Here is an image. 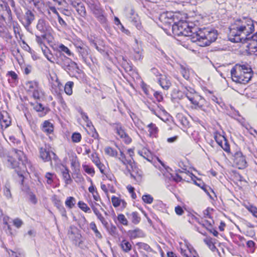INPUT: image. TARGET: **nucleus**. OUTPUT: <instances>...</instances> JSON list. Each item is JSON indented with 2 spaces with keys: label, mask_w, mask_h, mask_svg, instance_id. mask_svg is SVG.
Segmentation results:
<instances>
[{
  "label": "nucleus",
  "mask_w": 257,
  "mask_h": 257,
  "mask_svg": "<svg viewBox=\"0 0 257 257\" xmlns=\"http://www.w3.org/2000/svg\"><path fill=\"white\" fill-rule=\"evenodd\" d=\"M253 21L247 17L236 20L230 28L229 40L234 43L246 44V51L250 53L257 52V32L250 36L254 31Z\"/></svg>",
  "instance_id": "1"
},
{
  "label": "nucleus",
  "mask_w": 257,
  "mask_h": 257,
  "mask_svg": "<svg viewBox=\"0 0 257 257\" xmlns=\"http://www.w3.org/2000/svg\"><path fill=\"white\" fill-rule=\"evenodd\" d=\"M194 30V28H191L188 23L184 21H180L172 26V31L174 35L189 37L192 42L196 43L201 47L209 45L217 38L216 30L204 28L197 32H193Z\"/></svg>",
  "instance_id": "2"
},
{
  "label": "nucleus",
  "mask_w": 257,
  "mask_h": 257,
  "mask_svg": "<svg viewBox=\"0 0 257 257\" xmlns=\"http://www.w3.org/2000/svg\"><path fill=\"white\" fill-rule=\"evenodd\" d=\"M232 79L233 81L242 84L247 83L252 76V71L247 65L236 64L230 71Z\"/></svg>",
  "instance_id": "3"
},
{
  "label": "nucleus",
  "mask_w": 257,
  "mask_h": 257,
  "mask_svg": "<svg viewBox=\"0 0 257 257\" xmlns=\"http://www.w3.org/2000/svg\"><path fill=\"white\" fill-rule=\"evenodd\" d=\"M14 152L15 156L19 161H17L11 157H8V161L10 163L12 168L15 169V171L21 179L20 183L22 185L24 183L25 175L27 173L25 157L23 152L21 151L14 150Z\"/></svg>",
  "instance_id": "4"
},
{
  "label": "nucleus",
  "mask_w": 257,
  "mask_h": 257,
  "mask_svg": "<svg viewBox=\"0 0 257 257\" xmlns=\"http://www.w3.org/2000/svg\"><path fill=\"white\" fill-rule=\"evenodd\" d=\"M182 90L184 95H181L180 97L178 95V97L180 99L183 98L184 97L187 98L193 105L192 107L196 109L200 108L201 110H202L201 108L202 105L201 103L203 100L202 97L200 95H198L194 89L190 87H188L185 86L182 89Z\"/></svg>",
  "instance_id": "5"
},
{
  "label": "nucleus",
  "mask_w": 257,
  "mask_h": 257,
  "mask_svg": "<svg viewBox=\"0 0 257 257\" xmlns=\"http://www.w3.org/2000/svg\"><path fill=\"white\" fill-rule=\"evenodd\" d=\"M56 63L67 72L79 69L78 66L76 62L61 52L59 53Z\"/></svg>",
  "instance_id": "6"
},
{
  "label": "nucleus",
  "mask_w": 257,
  "mask_h": 257,
  "mask_svg": "<svg viewBox=\"0 0 257 257\" xmlns=\"http://www.w3.org/2000/svg\"><path fill=\"white\" fill-rule=\"evenodd\" d=\"M88 5L91 11L97 18L98 20L101 24H105L106 21V19L103 15V11L101 8L99 3L96 1L91 0L89 1Z\"/></svg>",
  "instance_id": "7"
},
{
  "label": "nucleus",
  "mask_w": 257,
  "mask_h": 257,
  "mask_svg": "<svg viewBox=\"0 0 257 257\" xmlns=\"http://www.w3.org/2000/svg\"><path fill=\"white\" fill-rule=\"evenodd\" d=\"M129 166L131 169L127 167L128 172L130 173L131 177L136 181L138 183L142 181L143 172L136 165L135 162L132 163Z\"/></svg>",
  "instance_id": "8"
},
{
  "label": "nucleus",
  "mask_w": 257,
  "mask_h": 257,
  "mask_svg": "<svg viewBox=\"0 0 257 257\" xmlns=\"http://www.w3.org/2000/svg\"><path fill=\"white\" fill-rule=\"evenodd\" d=\"M110 124L115 130L116 133L120 137V138L123 139V141H124L125 143L129 144L131 142V138L124 132V129L122 128V125L120 123H113Z\"/></svg>",
  "instance_id": "9"
},
{
  "label": "nucleus",
  "mask_w": 257,
  "mask_h": 257,
  "mask_svg": "<svg viewBox=\"0 0 257 257\" xmlns=\"http://www.w3.org/2000/svg\"><path fill=\"white\" fill-rule=\"evenodd\" d=\"M233 163L239 169H242L246 167L247 162L245 157L240 151L236 152L233 156Z\"/></svg>",
  "instance_id": "10"
},
{
  "label": "nucleus",
  "mask_w": 257,
  "mask_h": 257,
  "mask_svg": "<svg viewBox=\"0 0 257 257\" xmlns=\"http://www.w3.org/2000/svg\"><path fill=\"white\" fill-rule=\"evenodd\" d=\"M37 29L41 33V36L45 39L46 38V33L48 31L49 27L46 25V22L43 19H39L36 26Z\"/></svg>",
  "instance_id": "11"
},
{
  "label": "nucleus",
  "mask_w": 257,
  "mask_h": 257,
  "mask_svg": "<svg viewBox=\"0 0 257 257\" xmlns=\"http://www.w3.org/2000/svg\"><path fill=\"white\" fill-rule=\"evenodd\" d=\"M39 153L40 158L44 161V162H49L51 160L52 156L51 155V152L49 151V149L47 148L46 146L44 147H41L39 149Z\"/></svg>",
  "instance_id": "12"
},
{
  "label": "nucleus",
  "mask_w": 257,
  "mask_h": 257,
  "mask_svg": "<svg viewBox=\"0 0 257 257\" xmlns=\"http://www.w3.org/2000/svg\"><path fill=\"white\" fill-rule=\"evenodd\" d=\"M0 123L2 128H6L10 125L11 118L9 116V113H1Z\"/></svg>",
  "instance_id": "13"
},
{
  "label": "nucleus",
  "mask_w": 257,
  "mask_h": 257,
  "mask_svg": "<svg viewBox=\"0 0 257 257\" xmlns=\"http://www.w3.org/2000/svg\"><path fill=\"white\" fill-rule=\"evenodd\" d=\"M158 81L161 87L165 90H168L171 85L170 77L166 75H161Z\"/></svg>",
  "instance_id": "14"
},
{
  "label": "nucleus",
  "mask_w": 257,
  "mask_h": 257,
  "mask_svg": "<svg viewBox=\"0 0 257 257\" xmlns=\"http://www.w3.org/2000/svg\"><path fill=\"white\" fill-rule=\"evenodd\" d=\"M35 19L34 14L30 10H28L24 15V26L25 27H28L31 24Z\"/></svg>",
  "instance_id": "15"
},
{
  "label": "nucleus",
  "mask_w": 257,
  "mask_h": 257,
  "mask_svg": "<svg viewBox=\"0 0 257 257\" xmlns=\"http://www.w3.org/2000/svg\"><path fill=\"white\" fill-rule=\"evenodd\" d=\"M136 46L134 47V57L135 60H141L143 59L142 49L138 45V41L135 39Z\"/></svg>",
  "instance_id": "16"
},
{
  "label": "nucleus",
  "mask_w": 257,
  "mask_h": 257,
  "mask_svg": "<svg viewBox=\"0 0 257 257\" xmlns=\"http://www.w3.org/2000/svg\"><path fill=\"white\" fill-rule=\"evenodd\" d=\"M79 56L81 57L83 61L86 62L87 57L89 54V49L87 46H84L81 48L77 50Z\"/></svg>",
  "instance_id": "17"
},
{
  "label": "nucleus",
  "mask_w": 257,
  "mask_h": 257,
  "mask_svg": "<svg viewBox=\"0 0 257 257\" xmlns=\"http://www.w3.org/2000/svg\"><path fill=\"white\" fill-rule=\"evenodd\" d=\"M128 234L130 237L132 239H135L139 237H144L145 236L143 231L139 228H137L132 230H130L128 232Z\"/></svg>",
  "instance_id": "18"
},
{
  "label": "nucleus",
  "mask_w": 257,
  "mask_h": 257,
  "mask_svg": "<svg viewBox=\"0 0 257 257\" xmlns=\"http://www.w3.org/2000/svg\"><path fill=\"white\" fill-rule=\"evenodd\" d=\"M61 173L65 183L67 184H70L72 182V180L69 174L68 169L63 166V168L61 169Z\"/></svg>",
  "instance_id": "19"
},
{
  "label": "nucleus",
  "mask_w": 257,
  "mask_h": 257,
  "mask_svg": "<svg viewBox=\"0 0 257 257\" xmlns=\"http://www.w3.org/2000/svg\"><path fill=\"white\" fill-rule=\"evenodd\" d=\"M129 219L135 224H138L141 221V217L137 212H132L126 214Z\"/></svg>",
  "instance_id": "20"
},
{
  "label": "nucleus",
  "mask_w": 257,
  "mask_h": 257,
  "mask_svg": "<svg viewBox=\"0 0 257 257\" xmlns=\"http://www.w3.org/2000/svg\"><path fill=\"white\" fill-rule=\"evenodd\" d=\"M138 154L148 161H151L152 159L151 153L147 149L144 148L141 151H139Z\"/></svg>",
  "instance_id": "21"
},
{
  "label": "nucleus",
  "mask_w": 257,
  "mask_h": 257,
  "mask_svg": "<svg viewBox=\"0 0 257 257\" xmlns=\"http://www.w3.org/2000/svg\"><path fill=\"white\" fill-rule=\"evenodd\" d=\"M42 51L48 61L52 63H54L53 55L50 53V50L47 47L44 45V47H42Z\"/></svg>",
  "instance_id": "22"
},
{
  "label": "nucleus",
  "mask_w": 257,
  "mask_h": 257,
  "mask_svg": "<svg viewBox=\"0 0 257 257\" xmlns=\"http://www.w3.org/2000/svg\"><path fill=\"white\" fill-rule=\"evenodd\" d=\"M26 87L29 91H34L38 87V83L36 81H28L26 83Z\"/></svg>",
  "instance_id": "23"
},
{
  "label": "nucleus",
  "mask_w": 257,
  "mask_h": 257,
  "mask_svg": "<svg viewBox=\"0 0 257 257\" xmlns=\"http://www.w3.org/2000/svg\"><path fill=\"white\" fill-rule=\"evenodd\" d=\"M120 246L122 250L125 252H128L132 249V245L131 243L125 239L122 240L120 243Z\"/></svg>",
  "instance_id": "24"
},
{
  "label": "nucleus",
  "mask_w": 257,
  "mask_h": 257,
  "mask_svg": "<svg viewBox=\"0 0 257 257\" xmlns=\"http://www.w3.org/2000/svg\"><path fill=\"white\" fill-rule=\"evenodd\" d=\"M229 115L236 120L238 122L241 124L242 125H244L245 120V119L242 117L239 113H229Z\"/></svg>",
  "instance_id": "25"
},
{
  "label": "nucleus",
  "mask_w": 257,
  "mask_h": 257,
  "mask_svg": "<svg viewBox=\"0 0 257 257\" xmlns=\"http://www.w3.org/2000/svg\"><path fill=\"white\" fill-rule=\"evenodd\" d=\"M78 14L81 17H84L86 16V12L83 3H81L75 9Z\"/></svg>",
  "instance_id": "26"
},
{
  "label": "nucleus",
  "mask_w": 257,
  "mask_h": 257,
  "mask_svg": "<svg viewBox=\"0 0 257 257\" xmlns=\"http://www.w3.org/2000/svg\"><path fill=\"white\" fill-rule=\"evenodd\" d=\"M65 203L68 208L71 209L75 206L76 200L73 197H68L66 199Z\"/></svg>",
  "instance_id": "27"
},
{
  "label": "nucleus",
  "mask_w": 257,
  "mask_h": 257,
  "mask_svg": "<svg viewBox=\"0 0 257 257\" xmlns=\"http://www.w3.org/2000/svg\"><path fill=\"white\" fill-rule=\"evenodd\" d=\"M74 83L72 81L67 82L64 87V90L65 93L70 95L72 94V87L73 86Z\"/></svg>",
  "instance_id": "28"
},
{
  "label": "nucleus",
  "mask_w": 257,
  "mask_h": 257,
  "mask_svg": "<svg viewBox=\"0 0 257 257\" xmlns=\"http://www.w3.org/2000/svg\"><path fill=\"white\" fill-rule=\"evenodd\" d=\"M44 131L50 134L53 131V125L48 120H45L43 125Z\"/></svg>",
  "instance_id": "29"
},
{
  "label": "nucleus",
  "mask_w": 257,
  "mask_h": 257,
  "mask_svg": "<svg viewBox=\"0 0 257 257\" xmlns=\"http://www.w3.org/2000/svg\"><path fill=\"white\" fill-rule=\"evenodd\" d=\"M118 159L123 165L125 166L127 165H130L133 162L131 160H127L125 155L121 151H120V157H119Z\"/></svg>",
  "instance_id": "30"
},
{
  "label": "nucleus",
  "mask_w": 257,
  "mask_h": 257,
  "mask_svg": "<svg viewBox=\"0 0 257 257\" xmlns=\"http://www.w3.org/2000/svg\"><path fill=\"white\" fill-rule=\"evenodd\" d=\"M105 153L111 157H116L117 155V152L116 150L110 147H106L104 149Z\"/></svg>",
  "instance_id": "31"
},
{
  "label": "nucleus",
  "mask_w": 257,
  "mask_h": 257,
  "mask_svg": "<svg viewBox=\"0 0 257 257\" xmlns=\"http://www.w3.org/2000/svg\"><path fill=\"white\" fill-rule=\"evenodd\" d=\"M204 241L212 251H215L217 250V248L212 242L211 238L207 237L204 239Z\"/></svg>",
  "instance_id": "32"
},
{
  "label": "nucleus",
  "mask_w": 257,
  "mask_h": 257,
  "mask_svg": "<svg viewBox=\"0 0 257 257\" xmlns=\"http://www.w3.org/2000/svg\"><path fill=\"white\" fill-rule=\"evenodd\" d=\"M246 246L249 249L250 253L254 252L256 248V244L253 241L251 240L247 241L246 242Z\"/></svg>",
  "instance_id": "33"
},
{
  "label": "nucleus",
  "mask_w": 257,
  "mask_h": 257,
  "mask_svg": "<svg viewBox=\"0 0 257 257\" xmlns=\"http://www.w3.org/2000/svg\"><path fill=\"white\" fill-rule=\"evenodd\" d=\"M136 245L139 247V248L143 249L147 251L151 252L152 251V249L148 244L144 242H138Z\"/></svg>",
  "instance_id": "34"
},
{
  "label": "nucleus",
  "mask_w": 257,
  "mask_h": 257,
  "mask_svg": "<svg viewBox=\"0 0 257 257\" xmlns=\"http://www.w3.org/2000/svg\"><path fill=\"white\" fill-rule=\"evenodd\" d=\"M90 227L91 229L94 231L96 237H97L98 238H102V235L100 232L97 229L96 225L94 222H92L90 223Z\"/></svg>",
  "instance_id": "35"
},
{
  "label": "nucleus",
  "mask_w": 257,
  "mask_h": 257,
  "mask_svg": "<svg viewBox=\"0 0 257 257\" xmlns=\"http://www.w3.org/2000/svg\"><path fill=\"white\" fill-rule=\"evenodd\" d=\"M43 96V93L42 91L38 87L33 91V97L35 99H40Z\"/></svg>",
  "instance_id": "36"
},
{
  "label": "nucleus",
  "mask_w": 257,
  "mask_h": 257,
  "mask_svg": "<svg viewBox=\"0 0 257 257\" xmlns=\"http://www.w3.org/2000/svg\"><path fill=\"white\" fill-rule=\"evenodd\" d=\"M10 189V185L9 183H7L5 185L4 189V193L6 197L8 199H10L12 197V194Z\"/></svg>",
  "instance_id": "37"
},
{
  "label": "nucleus",
  "mask_w": 257,
  "mask_h": 257,
  "mask_svg": "<svg viewBox=\"0 0 257 257\" xmlns=\"http://www.w3.org/2000/svg\"><path fill=\"white\" fill-rule=\"evenodd\" d=\"M78 207L85 212H90V209L87 205L82 201H79L78 203Z\"/></svg>",
  "instance_id": "38"
},
{
  "label": "nucleus",
  "mask_w": 257,
  "mask_h": 257,
  "mask_svg": "<svg viewBox=\"0 0 257 257\" xmlns=\"http://www.w3.org/2000/svg\"><path fill=\"white\" fill-rule=\"evenodd\" d=\"M59 50L60 52H63L67 54L68 56H72L73 55L72 53L71 52V51L65 46H64L63 44H60L59 46Z\"/></svg>",
  "instance_id": "39"
},
{
  "label": "nucleus",
  "mask_w": 257,
  "mask_h": 257,
  "mask_svg": "<svg viewBox=\"0 0 257 257\" xmlns=\"http://www.w3.org/2000/svg\"><path fill=\"white\" fill-rule=\"evenodd\" d=\"M149 128V132L151 135H155L158 132V128L156 125L153 123H151L148 125Z\"/></svg>",
  "instance_id": "40"
},
{
  "label": "nucleus",
  "mask_w": 257,
  "mask_h": 257,
  "mask_svg": "<svg viewBox=\"0 0 257 257\" xmlns=\"http://www.w3.org/2000/svg\"><path fill=\"white\" fill-rule=\"evenodd\" d=\"M82 167L86 173L91 175L92 176H93L94 175L95 171L93 167H91L87 165H83Z\"/></svg>",
  "instance_id": "41"
},
{
  "label": "nucleus",
  "mask_w": 257,
  "mask_h": 257,
  "mask_svg": "<svg viewBox=\"0 0 257 257\" xmlns=\"http://www.w3.org/2000/svg\"><path fill=\"white\" fill-rule=\"evenodd\" d=\"M72 141L74 143H79L81 140V135L79 133H74L71 136Z\"/></svg>",
  "instance_id": "42"
},
{
  "label": "nucleus",
  "mask_w": 257,
  "mask_h": 257,
  "mask_svg": "<svg viewBox=\"0 0 257 257\" xmlns=\"http://www.w3.org/2000/svg\"><path fill=\"white\" fill-rule=\"evenodd\" d=\"M190 175L192 178V180L193 181L195 184L200 187H201L203 184H204V183L201 181V180L200 179H198L197 177H196L193 173H190Z\"/></svg>",
  "instance_id": "43"
},
{
  "label": "nucleus",
  "mask_w": 257,
  "mask_h": 257,
  "mask_svg": "<svg viewBox=\"0 0 257 257\" xmlns=\"http://www.w3.org/2000/svg\"><path fill=\"white\" fill-rule=\"evenodd\" d=\"M121 201V199L115 196H113L111 198V202L114 207H118L120 205Z\"/></svg>",
  "instance_id": "44"
},
{
  "label": "nucleus",
  "mask_w": 257,
  "mask_h": 257,
  "mask_svg": "<svg viewBox=\"0 0 257 257\" xmlns=\"http://www.w3.org/2000/svg\"><path fill=\"white\" fill-rule=\"evenodd\" d=\"M117 220L119 223L124 225H127L128 224V221L125 218V216L122 214H120L117 216Z\"/></svg>",
  "instance_id": "45"
},
{
  "label": "nucleus",
  "mask_w": 257,
  "mask_h": 257,
  "mask_svg": "<svg viewBox=\"0 0 257 257\" xmlns=\"http://www.w3.org/2000/svg\"><path fill=\"white\" fill-rule=\"evenodd\" d=\"M142 199L144 202L148 204H151L153 201V197L149 194L144 195Z\"/></svg>",
  "instance_id": "46"
},
{
  "label": "nucleus",
  "mask_w": 257,
  "mask_h": 257,
  "mask_svg": "<svg viewBox=\"0 0 257 257\" xmlns=\"http://www.w3.org/2000/svg\"><path fill=\"white\" fill-rule=\"evenodd\" d=\"M32 105L33 106V109L37 112L42 111L44 110V107L43 106L41 103H36L32 104Z\"/></svg>",
  "instance_id": "47"
},
{
  "label": "nucleus",
  "mask_w": 257,
  "mask_h": 257,
  "mask_svg": "<svg viewBox=\"0 0 257 257\" xmlns=\"http://www.w3.org/2000/svg\"><path fill=\"white\" fill-rule=\"evenodd\" d=\"M105 228L111 235H113L116 234V227L114 225H111V226H109L108 223L107 226Z\"/></svg>",
  "instance_id": "48"
},
{
  "label": "nucleus",
  "mask_w": 257,
  "mask_h": 257,
  "mask_svg": "<svg viewBox=\"0 0 257 257\" xmlns=\"http://www.w3.org/2000/svg\"><path fill=\"white\" fill-rule=\"evenodd\" d=\"M13 222L14 225L15 226L18 228H20L24 223L23 221L19 218L14 219L13 220Z\"/></svg>",
  "instance_id": "49"
},
{
  "label": "nucleus",
  "mask_w": 257,
  "mask_h": 257,
  "mask_svg": "<svg viewBox=\"0 0 257 257\" xmlns=\"http://www.w3.org/2000/svg\"><path fill=\"white\" fill-rule=\"evenodd\" d=\"M181 73L183 77L186 80H188L189 78V72L185 68L182 67L181 69Z\"/></svg>",
  "instance_id": "50"
},
{
  "label": "nucleus",
  "mask_w": 257,
  "mask_h": 257,
  "mask_svg": "<svg viewBox=\"0 0 257 257\" xmlns=\"http://www.w3.org/2000/svg\"><path fill=\"white\" fill-rule=\"evenodd\" d=\"M29 200L34 204L37 203V199L36 195L32 192L29 193Z\"/></svg>",
  "instance_id": "51"
},
{
  "label": "nucleus",
  "mask_w": 257,
  "mask_h": 257,
  "mask_svg": "<svg viewBox=\"0 0 257 257\" xmlns=\"http://www.w3.org/2000/svg\"><path fill=\"white\" fill-rule=\"evenodd\" d=\"M91 160L95 164L96 166L100 163V160L98 157L96 153L92 154Z\"/></svg>",
  "instance_id": "52"
},
{
  "label": "nucleus",
  "mask_w": 257,
  "mask_h": 257,
  "mask_svg": "<svg viewBox=\"0 0 257 257\" xmlns=\"http://www.w3.org/2000/svg\"><path fill=\"white\" fill-rule=\"evenodd\" d=\"M60 213L61 214L62 216L64 217L66 220L68 219V217L66 213V211L63 205L61 207H59L58 209Z\"/></svg>",
  "instance_id": "53"
},
{
  "label": "nucleus",
  "mask_w": 257,
  "mask_h": 257,
  "mask_svg": "<svg viewBox=\"0 0 257 257\" xmlns=\"http://www.w3.org/2000/svg\"><path fill=\"white\" fill-rule=\"evenodd\" d=\"M74 45L76 48V50H78L81 47H83L84 46H86V45L84 44L82 41L81 40H76L74 42Z\"/></svg>",
  "instance_id": "54"
},
{
  "label": "nucleus",
  "mask_w": 257,
  "mask_h": 257,
  "mask_svg": "<svg viewBox=\"0 0 257 257\" xmlns=\"http://www.w3.org/2000/svg\"><path fill=\"white\" fill-rule=\"evenodd\" d=\"M151 91L153 92V95L158 101H161L163 99V96L160 92L154 91L153 90H151Z\"/></svg>",
  "instance_id": "55"
},
{
  "label": "nucleus",
  "mask_w": 257,
  "mask_h": 257,
  "mask_svg": "<svg viewBox=\"0 0 257 257\" xmlns=\"http://www.w3.org/2000/svg\"><path fill=\"white\" fill-rule=\"evenodd\" d=\"M203 225L204 226H206V228L207 229L210 231V232L211 233H212L213 232V228H212V224H211V223L210 222H209V221L208 220H206L205 221V223L203 224Z\"/></svg>",
  "instance_id": "56"
},
{
  "label": "nucleus",
  "mask_w": 257,
  "mask_h": 257,
  "mask_svg": "<svg viewBox=\"0 0 257 257\" xmlns=\"http://www.w3.org/2000/svg\"><path fill=\"white\" fill-rule=\"evenodd\" d=\"M203 225L204 226H206V228L207 229L210 231V232L211 233H212L213 232V228H212V224H211V223L210 222H209V221L208 220H206L205 221V223L203 224Z\"/></svg>",
  "instance_id": "57"
},
{
  "label": "nucleus",
  "mask_w": 257,
  "mask_h": 257,
  "mask_svg": "<svg viewBox=\"0 0 257 257\" xmlns=\"http://www.w3.org/2000/svg\"><path fill=\"white\" fill-rule=\"evenodd\" d=\"M203 225L204 226H206V228L207 229L210 231V232L211 233H212L213 232V228H212V224H211V223L210 222H209V221L208 220H206L205 221V223L203 224Z\"/></svg>",
  "instance_id": "58"
},
{
  "label": "nucleus",
  "mask_w": 257,
  "mask_h": 257,
  "mask_svg": "<svg viewBox=\"0 0 257 257\" xmlns=\"http://www.w3.org/2000/svg\"><path fill=\"white\" fill-rule=\"evenodd\" d=\"M203 225L204 226H206V228L207 229L210 231V232L211 233H212L213 232V228H212V224H211V223L210 222H209V221L208 220H206L205 221V223L203 224Z\"/></svg>",
  "instance_id": "59"
},
{
  "label": "nucleus",
  "mask_w": 257,
  "mask_h": 257,
  "mask_svg": "<svg viewBox=\"0 0 257 257\" xmlns=\"http://www.w3.org/2000/svg\"><path fill=\"white\" fill-rule=\"evenodd\" d=\"M203 225L204 226H206V228L207 229L210 231V232L211 233H212L213 232V228H212V224H211V223L210 222H209V221L208 220H206L205 221V223L203 224Z\"/></svg>",
  "instance_id": "60"
},
{
  "label": "nucleus",
  "mask_w": 257,
  "mask_h": 257,
  "mask_svg": "<svg viewBox=\"0 0 257 257\" xmlns=\"http://www.w3.org/2000/svg\"><path fill=\"white\" fill-rule=\"evenodd\" d=\"M180 252L183 257H192L189 255V254L191 253L190 250H189L184 249L181 248Z\"/></svg>",
  "instance_id": "61"
},
{
  "label": "nucleus",
  "mask_w": 257,
  "mask_h": 257,
  "mask_svg": "<svg viewBox=\"0 0 257 257\" xmlns=\"http://www.w3.org/2000/svg\"><path fill=\"white\" fill-rule=\"evenodd\" d=\"M52 176V174L50 173H47L45 175V177L47 179V183L48 184H51L53 182Z\"/></svg>",
  "instance_id": "62"
},
{
  "label": "nucleus",
  "mask_w": 257,
  "mask_h": 257,
  "mask_svg": "<svg viewBox=\"0 0 257 257\" xmlns=\"http://www.w3.org/2000/svg\"><path fill=\"white\" fill-rule=\"evenodd\" d=\"M175 210L176 213L179 215H182L184 212L183 208L180 206H176L175 208Z\"/></svg>",
  "instance_id": "63"
},
{
  "label": "nucleus",
  "mask_w": 257,
  "mask_h": 257,
  "mask_svg": "<svg viewBox=\"0 0 257 257\" xmlns=\"http://www.w3.org/2000/svg\"><path fill=\"white\" fill-rule=\"evenodd\" d=\"M248 210L252 214V215L257 217V208L255 206H251L248 209Z\"/></svg>",
  "instance_id": "64"
}]
</instances>
